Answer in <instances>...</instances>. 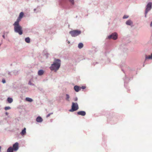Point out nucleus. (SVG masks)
Returning <instances> with one entry per match:
<instances>
[{"mask_svg":"<svg viewBox=\"0 0 152 152\" xmlns=\"http://www.w3.org/2000/svg\"><path fill=\"white\" fill-rule=\"evenodd\" d=\"M7 101L9 103H12L13 101V99L12 98L9 97L7 98Z\"/></svg>","mask_w":152,"mask_h":152,"instance_id":"a211bd4d","label":"nucleus"},{"mask_svg":"<svg viewBox=\"0 0 152 152\" xmlns=\"http://www.w3.org/2000/svg\"><path fill=\"white\" fill-rule=\"evenodd\" d=\"M152 8V3L151 2L149 3L147 5L146 8L145 12V16L146 17V15L148 12Z\"/></svg>","mask_w":152,"mask_h":152,"instance_id":"39448f33","label":"nucleus"},{"mask_svg":"<svg viewBox=\"0 0 152 152\" xmlns=\"http://www.w3.org/2000/svg\"><path fill=\"white\" fill-rule=\"evenodd\" d=\"M28 84H30V82H29Z\"/></svg>","mask_w":152,"mask_h":152,"instance_id":"2f4dec72","label":"nucleus"},{"mask_svg":"<svg viewBox=\"0 0 152 152\" xmlns=\"http://www.w3.org/2000/svg\"><path fill=\"white\" fill-rule=\"evenodd\" d=\"M14 26V30L15 32L21 35L23 34L22 27L19 25V22H15L13 24Z\"/></svg>","mask_w":152,"mask_h":152,"instance_id":"f257e3e1","label":"nucleus"},{"mask_svg":"<svg viewBox=\"0 0 152 152\" xmlns=\"http://www.w3.org/2000/svg\"><path fill=\"white\" fill-rule=\"evenodd\" d=\"M2 83H5L6 81H5V80H4V79L2 80Z\"/></svg>","mask_w":152,"mask_h":152,"instance_id":"a878e982","label":"nucleus"},{"mask_svg":"<svg viewBox=\"0 0 152 152\" xmlns=\"http://www.w3.org/2000/svg\"><path fill=\"white\" fill-rule=\"evenodd\" d=\"M61 61L60 60L57 59L51 65L50 68L51 70H55L56 71L60 66Z\"/></svg>","mask_w":152,"mask_h":152,"instance_id":"f03ea898","label":"nucleus"},{"mask_svg":"<svg viewBox=\"0 0 152 152\" xmlns=\"http://www.w3.org/2000/svg\"><path fill=\"white\" fill-rule=\"evenodd\" d=\"M150 26H152V21L151 22V23Z\"/></svg>","mask_w":152,"mask_h":152,"instance_id":"c756f323","label":"nucleus"},{"mask_svg":"<svg viewBox=\"0 0 152 152\" xmlns=\"http://www.w3.org/2000/svg\"><path fill=\"white\" fill-rule=\"evenodd\" d=\"M77 113L78 115H80L82 116H85L86 115V112L83 111L78 112Z\"/></svg>","mask_w":152,"mask_h":152,"instance_id":"1a4fd4ad","label":"nucleus"},{"mask_svg":"<svg viewBox=\"0 0 152 152\" xmlns=\"http://www.w3.org/2000/svg\"><path fill=\"white\" fill-rule=\"evenodd\" d=\"M14 151L12 147H9L7 150V152H13Z\"/></svg>","mask_w":152,"mask_h":152,"instance_id":"ddd939ff","label":"nucleus"},{"mask_svg":"<svg viewBox=\"0 0 152 152\" xmlns=\"http://www.w3.org/2000/svg\"><path fill=\"white\" fill-rule=\"evenodd\" d=\"M21 135H25L26 134V128H24V129L22 130L21 132L20 133Z\"/></svg>","mask_w":152,"mask_h":152,"instance_id":"f8f14e48","label":"nucleus"},{"mask_svg":"<svg viewBox=\"0 0 152 152\" xmlns=\"http://www.w3.org/2000/svg\"><path fill=\"white\" fill-rule=\"evenodd\" d=\"M82 88L83 89H84L86 88V87L84 86H83L81 87V88Z\"/></svg>","mask_w":152,"mask_h":152,"instance_id":"bb28decb","label":"nucleus"},{"mask_svg":"<svg viewBox=\"0 0 152 152\" xmlns=\"http://www.w3.org/2000/svg\"><path fill=\"white\" fill-rule=\"evenodd\" d=\"M72 3V4H74V0H69Z\"/></svg>","mask_w":152,"mask_h":152,"instance_id":"b1692460","label":"nucleus"},{"mask_svg":"<svg viewBox=\"0 0 152 152\" xmlns=\"http://www.w3.org/2000/svg\"><path fill=\"white\" fill-rule=\"evenodd\" d=\"M5 114H6V115H8L9 113H7V112H6V113H5Z\"/></svg>","mask_w":152,"mask_h":152,"instance_id":"c85d7f7f","label":"nucleus"},{"mask_svg":"<svg viewBox=\"0 0 152 152\" xmlns=\"http://www.w3.org/2000/svg\"><path fill=\"white\" fill-rule=\"evenodd\" d=\"M66 99L68 101H69V95L68 94H66Z\"/></svg>","mask_w":152,"mask_h":152,"instance_id":"412c9836","label":"nucleus"},{"mask_svg":"<svg viewBox=\"0 0 152 152\" xmlns=\"http://www.w3.org/2000/svg\"><path fill=\"white\" fill-rule=\"evenodd\" d=\"M69 33L72 37H75L80 34L81 33V31L80 30H74L70 31Z\"/></svg>","mask_w":152,"mask_h":152,"instance_id":"20e7f679","label":"nucleus"},{"mask_svg":"<svg viewBox=\"0 0 152 152\" xmlns=\"http://www.w3.org/2000/svg\"><path fill=\"white\" fill-rule=\"evenodd\" d=\"M38 73L39 75H41L43 74L44 71L42 70H39L38 71Z\"/></svg>","mask_w":152,"mask_h":152,"instance_id":"4468645a","label":"nucleus"},{"mask_svg":"<svg viewBox=\"0 0 152 152\" xmlns=\"http://www.w3.org/2000/svg\"><path fill=\"white\" fill-rule=\"evenodd\" d=\"M74 89L76 92H78L81 89V87L77 86H75L74 87Z\"/></svg>","mask_w":152,"mask_h":152,"instance_id":"9d476101","label":"nucleus"},{"mask_svg":"<svg viewBox=\"0 0 152 152\" xmlns=\"http://www.w3.org/2000/svg\"><path fill=\"white\" fill-rule=\"evenodd\" d=\"M26 100L27 101L30 102H32L33 101V100L32 99H31V98H29V97H26Z\"/></svg>","mask_w":152,"mask_h":152,"instance_id":"f3484780","label":"nucleus"},{"mask_svg":"<svg viewBox=\"0 0 152 152\" xmlns=\"http://www.w3.org/2000/svg\"><path fill=\"white\" fill-rule=\"evenodd\" d=\"M77 98L76 97V98H75V100H74L75 101H77Z\"/></svg>","mask_w":152,"mask_h":152,"instance_id":"cd10ccee","label":"nucleus"},{"mask_svg":"<svg viewBox=\"0 0 152 152\" xmlns=\"http://www.w3.org/2000/svg\"><path fill=\"white\" fill-rule=\"evenodd\" d=\"M79 109L77 103L76 102H72L71 109L69 110L70 112H73Z\"/></svg>","mask_w":152,"mask_h":152,"instance_id":"7ed1b4c3","label":"nucleus"},{"mask_svg":"<svg viewBox=\"0 0 152 152\" xmlns=\"http://www.w3.org/2000/svg\"><path fill=\"white\" fill-rule=\"evenodd\" d=\"M25 41L26 42L29 43L30 42V39L28 37H27L25 38Z\"/></svg>","mask_w":152,"mask_h":152,"instance_id":"6ab92c4d","label":"nucleus"},{"mask_svg":"<svg viewBox=\"0 0 152 152\" xmlns=\"http://www.w3.org/2000/svg\"><path fill=\"white\" fill-rule=\"evenodd\" d=\"M11 109V108L10 107H5L4 108V109H5V110H9V109Z\"/></svg>","mask_w":152,"mask_h":152,"instance_id":"4be33fe9","label":"nucleus"},{"mask_svg":"<svg viewBox=\"0 0 152 152\" xmlns=\"http://www.w3.org/2000/svg\"><path fill=\"white\" fill-rule=\"evenodd\" d=\"M118 34L116 33H114L111 35L108 36V38L109 39H113L115 40L117 38Z\"/></svg>","mask_w":152,"mask_h":152,"instance_id":"423d86ee","label":"nucleus"},{"mask_svg":"<svg viewBox=\"0 0 152 152\" xmlns=\"http://www.w3.org/2000/svg\"><path fill=\"white\" fill-rule=\"evenodd\" d=\"M128 18V16L126 15H125L124 16L123 18L124 19L127 18Z\"/></svg>","mask_w":152,"mask_h":152,"instance_id":"5701e85b","label":"nucleus"},{"mask_svg":"<svg viewBox=\"0 0 152 152\" xmlns=\"http://www.w3.org/2000/svg\"><path fill=\"white\" fill-rule=\"evenodd\" d=\"M43 121L42 118L40 116L38 117L36 119V121L39 123H41Z\"/></svg>","mask_w":152,"mask_h":152,"instance_id":"9b49d317","label":"nucleus"},{"mask_svg":"<svg viewBox=\"0 0 152 152\" xmlns=\"http://www.w3.org/2000/svg\"><path fill=\"white\" fill-rule=\"evenodd\" d=\"M53 114V113H49V114H48V115H47L46 117H47V118H48V117H49V116H50L51 114Z\"/></svg>","mask_w":152,"mask_h":152,"instance_id":"393cba45","label":"nucleus"},{"mask_svg":"<svg viewBox=\"0 0 152 152\" xmlns=\"http://www.w3.org/2000/svg\"><path fill=\"white\" fill-rule=\"evenodd\" d=\"M2 37H3L4 39H5V36H4V35H3V36H2Z\"/></svg>","mask_w":152,"mask_h":152,"instance_id":"7c9ffc66","label":"nucleus"},{"mask_svg":"<svg viewBox=\"0 0 152 152\" xmlns=\"http://www.w3.org/2000/svg\"><path fill=\"white\" fill-rule=\"evenodd\" d=\"M83 47V44L82 43H80L78 45V47L79 48H81Z\"/></svg>","mask_w":152,"mask_h":152,"instance_id":"aec40b11","label":"nucleus"},{"mask_svg":"<svg viewBox=\"0 0 152 152\" xmlns=\"http://www.w3.org/2000/svg\"><path fill=\"white\" fill-rule=\"evenodd\" d=\"M126 24L128 25H131L132 24V22L131 20H129L126 22Z\"/></svg>","mask_w":152,"mask_h":152,"instance_id":"2eb2a0df","label":"nucleus"},{"mask_svg":"<svg viewBox=\"0 0 152 152\" xmlns=\"http://www.w3.org/2000/svg\"><path fill=\"white\" fill-rule=\"evenodd\" d=\"M152 59V53L151 54V56L149 55L148 56H146L145 59Z\"/></svg>","mask_w":152,"mask_h":152,"instance_id":"dca6fc26","label":"nucleus"},{"mask_svg":"<svg viewBox=\"0 0 152 152\" xmlns=\"http://www.w3.org/2000/svg\"><path fill=\"white\" fill-rule=\"evenodd\" d=\"M12 149L15 151H16L19 148V143L16 142L13 145Z\"/></svg>","mask_w":152,"mask_h":152,"instance_id":"0eeeda50","label":"nucleus"},{"mask_svg":"<svg viewBox=\"0 0 152 152\" xmlns=\"http://www.w3.org/2000/svg\"><path fill=\"white\" fill-rule=\"evenodd\" d=\"M24 15V13L23 12H20L19 14V17L17 19V20L16 22H19L21 20V18H23Z\"/></svg>","mask_w":152,"mask_h":152,"instance_id":"6e6552de","label":"nucleus"}]
</instances>
